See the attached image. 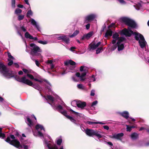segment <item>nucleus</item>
<instances>
[{
  "instance_id": "nucleus-1",
  "label": "nucleus",
  "mask_w": 149,
  "mask_h": 149,
  "mask_svg": "<svg viewBox=\"0 0 149 149\" xmlns=\"http://www.w3.org/2000/svg\"><path fill=\"white\" fill-rule=\"evenodd\" d=\"M121 20L125 24L129 26L128 29H125L121 31V33L126 36H130L132 34H134L136 40L139 41V45L141 48H144L147 43L146 41L143 36L141 34L136 32H134L132 30V28H136V25L133 20L126 17H122L121 18Z\"/></svg>"
},
{
  "instance_id": "nucleus-2",
  "label": "nucleus",
  "mask_w": 149,
  "mask_h": 149,
  "mask_svg": "<svg viewBox=\"0 0 149 149\" xmlns=\"http://www.w3.org/2000/svg\"><path fill=\"white\" fill-rule=\"evenodd\" d=\"M6 141L10 144L19 149H28V146L26 145H21L19 142L17 140L15 139L14 135H11L10 137H8Z\"/></svg>"
},
{
  "instance_id": "nucleus-3",
  "label": "nucleus",
  "mask_w": 149,
  "mask_h": 149,
  "mask_svg": "<svg viewBox=\"0 0 149 149\" xmlns=\"http://www.w3.org/2000/svg\"><path fill=\"white\" fill-rule=\"evenodd\" d=\"M15 79L19 82H22L29 86H32L34 88L39 91L41 90V88L38 85L36 84H33L31 81L26 78L25 76L21 77L19 76H17L15 77Z\"/></svg>"
},
{
  "instance_id": "nucleus-4",
  "label": "nucleus",
  "mask_w": 149,
  "mask_h": 149,
  "mask_svg": "<svg viewBox=\"0 0 149 149\" xmlns=\"http://www.w3.org/2000/svg\"><path fill=\"white\" fill-rule=\"evenodd\" d=\"M30 46L31 50L30 54L31 56V57L33 60H34L33 57L34 56H40V57H41L40 54L39 53L41 52V50L38 46L34 43L30 44Z\"/></svg>"
},
{
  "instance_id": "nucleus-5",
  "label": "nucleus",
  "mask_w": 149,
  "mask_h": 149,
  "mask_svg": "<svg viewBox=\"0 0 149 149\" xmlns=\"http://www.w3.org/2000/svg\"><path fill=\"white\" fill-rule=\"evenodd\" d=\"M0 72L7 78H10L14 76L13 72L7 69L6 66L1 62H0Z\"/></svg>"
},
{
  "instance_id": "nucleus-6",
  "label": "nucleus",
  "mask_w": 149,
  "mask_h": 149,
  "mask_svg": "<svg viewBox=\"0 0 149 149\" xmlns=\"http://www.w3.org/2000/svg\"><path fill=\"white\" fill-rule=\"evenodd\" d=\"M36 128L38 132H33V134L34 136H37L38 135L40 137H43V138L44 137H46V136L50 139L51 138L48 135H45V136H44L42 132H40V131L42 130L44 132L45 131V130L42 125L40 124H37L36 126Z\"/></svg>"
},
{
  "instance_id": "nucleus-7",
  "label": "nucleus",
  "mask_w": 149,
  "mask_h": 149,
  "mask_svg": "<svg viewBox=\"0 0 149 149\" xmlns=\"http://www.w3.org/2000/svg\"><path fill=\"white\" fill-rule=\"evenodd\" d=\"M51 104V105L53 107L54 109H56L61 113L64 116H65L68 118L70 119L72 122L74 123H75L76 121L75 120L73 119L72 117L67 115L66 111L65 110H64L63 109L61 105H59L57 106V107H56L55 106H53L52 104Z\"/></svg>"
},
{
  "instance_id": "nucleus-8",
  "label": "nucleus",
  "mask_w": 149,
  "mask_h": 149,
  "mask_svg": "<svg viewBox=\"0 0 149 149\" xmlns=\"http://www.w3.org/2000/svg\"><path fill=\"white\" fill-rule=\"evenodd\" d=\"M100 132L99 131L97 130L88 129H87L85 130V133L87 135L90 136H95L98 138H100L102 137Z\"/></svg>"
},
{
  "instance_id": "nucleus-9",
  "label": "nucleus",
  "mask_w": 149,
  "mask_h": 149,
  "mask_svg": "<svg viewBox=\"0 0 149 149\" xmlns=\"http://www.w3.org/2000/svg\"><path fill=\"white\" fill-rule=\"evenodd\" d=\"M75 74V76H74L72 77V79L73 81L78 82L80 81H83L85 80L84 77L86 74V72L82 73L81 75L79 72L76 73Z\"/></svg>"
},
{
  "instance_id": "nucleus-10",
  "label": "nucleus",
  "mask_w": 149,
  "mask_h": 149,
  "mask_svg": "<svg viewBox=\"0 0 149 149\" xmlns=\"http://www.w3.org/2000/svg\"><path fill=\"white\" fill-rule=\"evenodd\" d=\"M113 40L112 41L113 44H115L117 40V41H124L125 40V38L122 37H119V35L118 33H114L113 36Z\"/></svg>"
},
{
  "instance_id": "nucleus-11",
  "label": "nucleus",
  "mask_w": 149,
  "mask_h": 149,
  "mask_svg": "<svg viewBox=\"0 0 149 149\" xmlns=\"http://www.w3.org/2000/svg\"><path fill=\"white\" fill-rule=\"evenodd\" d=\"M64 64L66 65H67L70 69L71 70H73L74 68V65H75L76 63L71 60H68L64 62Z\"/></svg>"
},
{
  "instance_id": "nucleus-12",
  "label": "nucleus",
  "mask_w": 149,
  "mask_h": 149,
  "mask_svg": "<svg viewBox=\"0 0 149 149\" xmlns=\"http://www.w3.org/2000/svg\"><path fill=\"white\" fill-rule=\"evenodd\" d=\"M56 38L58 40H62L67 44H68L69 43V38L67 37L65 35H61L60 36L57 37Z\"/></svg>"
},
{
  "instance_id": "nucleus-13",
  "label": "nucleus",
  "mask_w": 149,
  "mask_h": 149,
  "mask_svg": "<svg viewBox=\"0 0 149 149\" xmlns=\"http://www.w3.org/2000/svg\"><path fill=\"white\" fill-rule=\"evenodd\" d=\"M49 91V95L47 96V98L51 102H53L54 101V98L52 96L55 95V93L52 91L50 88H48Z\"/></svg>"
},
{
  "instance_id": "nucleus-14",
  "label": "nucleus",
  "mask_w": 149,
  "mask_h": 149,
  "mask_svg": "<svg viewBox=\"0 0 149 149\" xmlns=\"http://www.w3.org/2000/svg\"><path fill=\"white\" fill-rule=\"evenodd\" d=\"M95 16L94 15H88L85 17L84 22L86 23L90 22L93 20L95 17Z\"/></svg>"
},
{
  "instance_id": "nucleus-15",
  "label": "nucleus",
  "mask_w": 149,
  "mask_h": 149,
  "mask_svg": "<svg viewBox=\"0 0 149 149\" xmlns=\"http://www.w3.org/2000/svg\"><path fill=\"white\" fill-rule=\"evenodd\" d=\"M45 142L46 144V146L45 147V149H58L57 147L56 146H54L53 147H51L50 143H49L51 141H49L48 142L45 140ZM60 149H63V147H62Z\"/></svg>"
},
{
  "instance_id": "nucleus-16",
  "label": "nucleus",
  "mask_w": 149,
  "mask_h": 149,
  "mask_svg": "<svg viewBox=\"0 0 149 149\" xmlns=\"http://www.w3.org/2000/svg\"><path fill=\"white\" fill-rule=\"evenodd\" d=\"M94 34L93 31H91L87 34L84 35L81 38V40H84L86 39L88 40Z\"/></svg>"
},
{
  "instance_id": "nucleus-17",
  "label": "nucleus",
  "mask_w": 149,
  "mask_h": 149,
  "mask_svg": "<svg viewBox=\"0 0 149 149\" xmlns=\"http://www.w3.org/2000/svg\"><path fill=\"white\" fill-rule=\"evenodd\" d=\"M101 44L100 42H99L97 44H91L89 46V48L90 51L94 50L96 49Z\"/></svg>"
},
{
  "instance_id": "nucleus-18",
  "label": "nucleus",
  "mask_w": 149,
  "mask_h": 149,
  "mask_svg": "<svg viewBox=\"0 0 149 149\" xmlns=\"http://www.w3.org/2000/svg\"><path fill=\"white\" fill-rule=\"evenodd\" d=\"M124 41H117V44L118 47V51H120L123 50L124 48V44L123 43Z\"/></svg>"
},
{
  "instance_id": "nucleus-19",
  "label": "nucleus",
  "mask_w": 149,
  "mask_h": 149,
  "mask_svg": "<svg viewBox=\"0 0 149 149\" xmlns=\"http://www.w3.org/2000/svg\"><path fill=\"white\" fill-rule=\"evenodd\" d=\"M8 61H9V62L8 63V65L10 66L11 65L13 64L12 60L14 59V58L11 55L10 53L9 52L8 53Z\"/></svg>"
},
{
  "instance_id": "nucleus-20",
  "label": "nucleus",
  "mask_w": 149,
  "mask_h": 149,
  "mask_svg": "<svg viewBox=\"0 0 149 149\" xmlns=\"http://www.w3.org/2000/svg\"><path fill=\"white\" fill-rule=\"evenodd\" d=\"M77 107L81 109L83 108L86 106V103L84 102H81L79 101L77 102Z\"/></svg>"
},
{
  "instance_id": "nucleus-21",
  "label": "nucleus",
  "mask_w": 149,
  "mask_h": 149,
  "mask_svg": "<svg viewBox=\"0 0 149 149\" xmlns=\"http://www.w3.org/2000/svg\"><path fill=\"white\" fill-rule=\"evenodd\" d=\"M26 122L30 126L33 125L32 119H31L29 116H27L26 117Z\"/></svg>"
},
{
  "instance_id": "nucleus-22",
  "label": "nucleus",
  "mask_w": 149,
  "mask_h": 149,
  "mask_svg": "<svg viewBox=\"0 0 149 149\" xmlns=\"http://www.w3.org/2000/svg\"><path fill=\"white\" fill-rule=\"evenodd\" d=\"M123 133H120L117 134H115L113 135V137L118 140H120L121 137L123 136Z\"/></svg>"
},
{
  "instance_id": "nucleus-23",
  "label": "nucleus",
  "mask_w": 149,
  "mask_h": 149,
  "mask_svg": "<svg viewBox=\"0 0 149 149\" xmlns=\"http://www.w3.org/2000/svg\"><path fill=\"white\" fill-rule=\"evenodd\" d=\"M30 21L31 22V23L34 26L38 31H39V26L37 24L36 22L33 19L31 18V19Z\"/></svg>"
},
{
  "instance_id": "nucleus-24",
  "label": "nucleus",
  "mask_w": 149,
  "mask_h": 149,
  "mask_svg": "<svg viewBox=\"0 0 149 149\" xmlns=\"http://www.w3.org/2000/svg\"><path fill=\"white\" fill-rule=\"evenodd\" d=\"M130 136L132 140H135L138 138V134L134 132L131 134Z\"/></svg>"
},
{
  "instance_id": "nucleus-25",
  "label": "nucleus",
  "mask_w": 149,
  "mask_h": 149,
  "mask_svg": "<svg viewBox=\"0 0 149 149\" xmlns=\"http://www.w3.org/2000/svg\"><path fill=\"white\" fill-rule=\"evenodd\" d=\"M112 31L110 29L107 31L105 35V37L107 38L108 36H111L112 35Z\"/></svg>"
},
{
  "instance_id": "nucleus-26",
  "label": "nucleus",
  "mask_w": 149,
  "mask_h": 149,
  "mask_svg": "<svg viewBox=\"0 0 149 149\" xmlns=\"http://www.w3.org/2000/svg\"><path fill=\"white\" fill-rule=\"evenodd\" d=\"M121 115L126 119H127L129 117L128 112L127 111H125L120 113Z\"/></svg>"
},
{
  "instance_id": "nucleus-27",
  "label": "nucleus",
  "mask_w": 149,
  "mask_h": 149,
  "mask_svg": "<svg viewBox=\"0 0 149 149\" xmlns=\"http://www.w3.org/2000/svg\"><path fill=\"white\" fill-rule=\"evenodd\" d=\"M89 125H91L93 124H104V123H102L101 122H91V121H87L86 122Z\"/></svg>"
},
{
  "instance_id": "nucleus-28",
  "label": "nucleus",
  "mask_w": 149,
  "mask_h": 149,
  "mask_svg": "<svg viewBox=\"0 0 149 149\" xmlns=\"http://www.w3.org/2000/svg\"><path fill=\"white\" fill-rule=\"evenodd\" d=\"M62 141L61 136H60L56 139V143L58 145H60L62 142Z\"/></svg>"
},
{
  "instance_id": "nucleus-29",
  "label": "nucleus",
  "mask_w": 149,
  "mask_h": 149,
  "mask_svg": "<svg viewBox=\"0 0 149 149\" xmlns=\"http://www.w3.org/2000/svg\"><path fill=\"white\" fill-rule=\"evenodd\" d=\"M25 38H29L31 39H32L33 36H31L28 32H26L25 34Z\"/></svg>"
},
{
  "instance_id": "nucleus-30",
  "label": "nucleus",
  "mask_w": 149,
  "mask_h": 149,
  "mask_svg": "<svg viewBox=\"0 0 149 149\" xmlns=\"http://www.w3.org/2000/svg\"><path fill=\"white\" fill-rule=\"evenodd\" d=\"M79 33V31L76 30L74 32L72 35L69 36V37L70 38H73L74 37L77 36Z\"/></svg>"
},
{
  "instance_id": "nucleus-31",
  "label": "nucleus",
  "mask_w": 149,
  "mask_h": 149,
  "mask_svg": "<svg viewBox=\"0 0 149 149\" xmlns=\"http://www.w3.org/2000/svg\"><path fill=\"white\" fill-rule=\"evenodd\" d=\"M34 79V80H35L36 81H38L40 82H42L43 81V80H42V79H37V78H34V79ZM43 81L46 82L49 85H50V84H49V83L46 80H43Z\"/></svg>"
},
{
  "instance_id": "nucleus-32",
  "label": "nucleus",
  "mask_w": 149,
  "mask_h": 149,
  "mask_svg": "<svg viewBox=\"0 0 149 149\" xmlns=\"http://www.w3.org/2000/svg\"><path fill=\"white\" fill-rule=\"evenodd\" d=\"M1 130L2 128H0V137L3 139L5 137V134H4L2 133Z\"/></svg>"
},
{
  "instance_id": "nucleus-33",
  "label": "nucleus",
  "mask_w": 149,
  "mask_h": 149,
  "mask_svg": "<svg viewBox=\"0 0 149 149\" xmlns=\"http://www.w3.org/2000/svg\"><path fill=\"white\" fill-rule=\"evenodd\" d=\"M38 42L40 44H43V45H45L47 44L48 43V42L46 41H42V40H39L38 41Z\"/></svg>"
},
{
  "instance_id": "nucleus-34",
  "label": "nucleus",
  "mask_w": 149,
  "mask_h": 149,
  "mask_svg": "<svg viewBox=\"0 0 149 149\" xmlns=\"http://www.w3.org/2000/svg\"><path fill=\"white\" fill-rule=\"evenodd\" d=\"M33 14V13L31 10H29L27 13V17H29L30 15H32Z\"/></svg>"
},
{
  "instance_id": "nucleus-35",
  "label": "nucleus",
  "mask_w": 149,
  "mask_h": 149,
  "mask_svg": "<svg viewBox=\"0 0 149 149\" xmlns=\"http://www.w3.org/2000/svg\"><path fill=\"white\" fill-rule=\"evenodd\" d=\"M22 12V10L20 9L19 8L15 10V13L17 14H18Z\"/></svg>"
},
{
  "instance_id": "nucleus-36",
  "label": "nucleus",
  "mask_w": 149,
  "mask_h": 149,
  "mask_svg": "<svg viewBox=\"0 0 149 149\" xmlns=\"http://www.w3.org/2000/svg\"><path fill=\"white\" fill-rule=\"evenodd\" d=\"M77 101L75 100L71 102V104L72 106L74 107H75L76 105H77Z\"/></svg>"
},
{
  "instance_id": "nucleus-37",
  "label": "nucleus",
  "mask_w": 149,
  "mask_h": 149,
  "mask_svg": "<svg viewBox=\"0 0 149 149\" xmlns=\"http://www.w3.org/2000/svg\"><path fill=\"white\" fill-rule=\"evenodd\" d=\"M22 70L25 73L27 74H29L30 72V71L29 70L24 68Z\"/></svg>"
},
{
  "instance_id": "nucleus-38",
  "label": "nucleus",
  "mask_w": 149,
  "mask_h": 149,
  "mask_svg": "<svg viewBox=\"0 0 149 149\" xmlns=\"http://www.w3.org/2000/svg\"><path fill=\"white\" fill-rule=\"evenodd\" d=\"M102 50V47H101L99 48H98L96 50V53L97 54H98L100 53L101 50Z\"/></svg>"
},
{
  "instance_id": "nucleus-39",
  "label": "nucleus",
  "mask_w": 149,
  "mask_h": 149,
  "mask_svg": "<svg viewBox=\"0 0 149 149\" xmlns=\"http://www.w3.org/2000/svg\"><path fill=\"white\" fill-rule=\"evenodd\" d=\"M90 80L89 82L94 81H95V79L94 77V75H92L91 77H90Z\"/></svg>"
},
{
  "instance_id": "nucleus-40",
  "label": "nucleus",
  "mask_w": 149,
  "mask_h": 149,
  "mask_svg": "<svg viewBox=\"0 0 149 149\" xmlns=\"http://www.w3.org/2000/svg\"><path fill=\"white\" fill-rule=\"evenodd\" d=\"M120 4H125L126 3V2L124 0H117Z\"/></svg>"
},
{
  "instance_id": "nucleus-41",
  "label": "nucleus",
  "mask_w": 149,
  "mask_h": 149,
  "mask_svg": "<svg viewBox=\"0 0 149 149\" xmlns=\"http://www.w3.org/2000/svg\"><path fill=\"white\" fill-rule=\"evenodd\" d=\"M78 88L80 89H83L84 88V86L82 84H79L77 86Z\"/></svg>"
},
{
  "instance_id": "nucleus-42",
  "label": "nucleus",
  "mask_w": 149,
  "mask_h": 149,
  "mask_svg": "<svg viewBox=\"0 0 149 149\" xmlns=\"http://www.w3.org/2000/svg\"><path fill=\"white\" fill-rule=\"evenodd\" d=\"M127 127V131L128 132H130L132 130V128L130 126L128 125H126Z\"/></svg>"
},
{
  "instance_id": "nucleus-43",
  "label": "nucleus",
  "mask_w": 149,
  "mask_h": 149,
  "mask_svg": "<svg viewBox=\"0 0 149 149\" xmlns=\"http://www.w3.org/2000/svg\"><path fill=\"white\" fill-rule=\"evenodd\" d=\"M24 17V15H19L18 17V19L19 20H21Z\"/></svg>"
},
{
  "instance_id": "nucleus-44",
  "label": "nucleus",
  "mask_w": 149,
  "mask_h": 149,
  "mask_svg": "<svg viewBox=\"0 0 149 149\" xmlns=\"http://www.w3.org/2000/svg\"><path fill=\"white\" fill-rule=\"evenodd\" d=\"M84 67H83V66H81L80 67V70L82 72V71H84V72H83L82 73H84V72H86V73H87V72H86V71H85L84 70Z\"/></svg>"
},
{
  "instance_id": "nucleus-45",
  "label": "nucleus",
  "mask_w": 149,
  "mask_h": 149,
  "mask_svg": "<svg viewBox=\"0 0 149 149\" xmlns=\"http://www.w3.org/2000/svg\"><path fill=\"white\" fill-rule=\"evenodd\" d=\"M27 76H28L29 78L31 79H34V77L33 76L30 74H27L26 75Z\"/></svg>"
},
{
  "instance_id": "nucleus-46",
  "label": "nucleus",
  "mask_w": 149,
  "mask_h": 149,
  "mask_svg": "<svg viewBox=\"0 0 149 149\" xmlns=\"http://www.w3.org/2000/svg\"><path fill=\"white\" fill-rule=\"evenodd\" d=\"M15 0H12V5L13 8H15Z\"/></svg>"
},
{
  "instance_id": "nucleus-47",
  "label": "nucleus",
  "mask_w": 149,
  "mask_h": 149,
  "mask_svg": "<svg viewBox=\"0 0 149 149\" xmlns=\"http://www.w3.org/2000/svg\"><path fill=\"white\" fill-rule=\"evenodd\" d=\"M95 91L93 90H91V93L90 95L91 96H94L95 95Z\"/></svg>"
},
{
  "instance_id": "nucleus-48",
  "label": "nucleus",
  "mask_w": 149,
  "mask_h": 149,
  "mask_svg": "<svg viewBox=\"0 0 149 149\" xmlns=\"http://www.w3.org/2000/svg\"><path fill=\"white\" fill-rule=\"evenodd\" d=\"M97 103V100L93 102L91 105V106H94Z\"/></svg>"
},
{
  "instance_id": "nucleus-49",
  "label": "nucleus",
  "mask_w": 149,
  "mask_h": 149,
  "mask_svg": "<svg viewBox=\"0 0 149 149\" xmlns=\"http://www.w3.org/2000/svg\"><path fill=\"white\" fill-rule=\"evenodd\" d=\"M116 48V45H113V46L111 47V49L112 51H113Z\"/></svg>"
},
{
  "instance_id": "nucleus-50",
  "label": "nucleus",
  "mask_w": 149,
  "mask_h": 149,
  "mask_svg": "<svg viewBox=\"0 0 149 149\" xmlns=\"http://www.w3.org/2000/svg\"><path fill=\"white\" fill-rule=\"evenodd\" d=\"M70 111H71L72 113H73L74 114H76V115H78L79 114V113L78 112H76L75 111H74L73 110H72V109H70Z\"/></svg>"
},
{
  "instance_id": "nucleus-51",
  "label": "nucleus",
  "mask_w": 149,
  "mask_h": 149,
  "mask_svg": "<svg viewBox=\"0 0 149 149\" xmlns=\"http://www.w3.org/2000/svg\"><path fill=\"white\" fill-rule=\"evenodd\" d=\"M86 28L87 29H89L90 27V24H88L86 25Z\"/></svg>"
},
{
  "instance_id": "nucleus-52",
  "label": "nucleus",
  "mask_w": 149,
  "mask_h": 149,
  "mask_svg": "<svg viewBox=\"0 0 149 149\" xmlns=\"http://www.w3.org/2000/svg\"><path fill=\"white\" fill-rule=\"evenodd\" d=\"M103 128L107 130H108L109 129V127L107 125H104L103 126Z\"/></svg>"
},
{
  "instance_id": "nucleus-53",
  "label": "nucleus",
  "mask_w": 149,
  "mask_h": 149,
  "mask_svg": "<svg viewBox=\"0 0 149 149\" xmlns=\"http://www.w3.org/2000/svg\"><path fill=\"white\" fill-rule=\"evenodd\" d=\"M21 29L24 32H25L26 31V29H25V28L24 26H22L21 27Z\"/></svg>"
},
{
  "instance_id": "nucleus-54",
  "label": "nucleus",
  "mask_w": 149,
  "mask_h": 149,
  "mask_svg": "<svg viewBox=\"0 0 149 149\" xmlns=\"http://www.w3.org/2000/svg\"><path fill=\"white\" fill-rule=\"evenodd\" d=\"M35 63L36 65L38 67L39 66V63L37 60H35Z\"/></svg>"
},
{
  "instance_id": "nucleus-55",
  "label": "nucleus",
  "mask_w": 149,
  "mask_h": 149,
  "mask_svg": "<svg viewBox=\"0 0 149 149\" xmlns=\"http://www.w3.org/2000/svg\"><path fill=\"white\" fill-rule=\"evenodd\" d=\"M16 67L18 68L19 67V65L17 63H14L13 65Z\"/></svg>"
},
{
  "instance_id": "nucleus-56",
  "label": "nucleus",
  "mask_w": 149,
  "mask_h": 149,
  "mask_svg": "<svg viewBox=\"0 0 149 149\" xmlns=\"http://www.w3.org/2000/svg\"><path fill=\"white\" fill-rule=\"evenodd\" d=\"M76 49L75 47H71L70 49V51H74L73 50L74 49Z\"/></svg>"
},
{
  "instance_id": "nucleus-57",
  "label": "nucleus",
  "mask_w": 149,
  "mask_h": 149,
  "mask_svg": "<svg viewBox=\"0 0 149 149\" xmlns=\"http://www.w3.org/2000/svg\"><path fill=\"white\" fill-rule=\"evenodd\" d=\"M31 40H37L38 39L37 37H33V36L32 39H31Z\"/></svg>"
},
{
  "instance_id": "nucleus-58",
  "label": "nucleus",
  "mask_w": 149,
  "mask_h": 149,
  "mask_svg": "<svg viewBox=\"0 0 149 149\" xmlns=\"http://www.w3.org/2000/svg\"><path fill=\"white\" fill-rule=\"evenodd\" d=\"M49 66L50 67L51 69L53 68L54 67V65L53 64H50Z\"/></svg>"
},
{
  "instance_id": "nucleus-59",
  "label": "nucleus",
  "mask_w": 149,
  "mask_h": 149,
  "mask_svg": "<svg viewBox=\"0 0 149 149\" xmlns=\"http://www.w3.org/2000/svg\"><path fill=\"white\" fill-rule=\"evenodd\" d=\"M107 143L110 146H112L113 145L112 143L110 142H108Z\"/></svg>"
},
{
  "instance_id": "nucleus-60",
  "label": "nucleus",
  "mask_w": 149,
  "mask_h": 149,
  "mask_svg": "<svg viewBox=\"0 0 149 149\" xmlns=\"http://www.w3.org/2000/svg\"><path fill=\"white\" fill-rule=\"evenodd\" d=\"M18 7L19 8H22L23 7V6L20 4H19L18 5Z\"/></svg>"
},
{
  "instance_id": "nucleus-61",
  "label": "nucleus",
  "mask_w": 149,
  "mask_h": 149,
  "mask_svg": "<svg viewBox=\"0 0 149 149\" xmlns=\"http://www.w3.org/2000/svg\"><path fill=\"white\" fill-rule=\"evenodd\" d=\"M24 1L28 5H30L29 3L28 0H25Z\"/></svg>"
},
{
  "instance_id": "nucleus-62",
  "label": "nucleus",
  "mask_w": 149,
  "mask_h": 149,
  "mask_svg": "<svg viewBox=\"0 0 149 149\" xmlns=\"http://www.w3.org/2000/svg\"><path fill=\"white\" fill-rule=\"evenodd\" d=\"M23 73V72L22 71H20L18 72V74L19 75H22Z\"/></svg>"
},
{
  "instance_id": "nucleus-63",
  "label": "nucleus",
  "mask_w": 149,
  "mask_h": 149,
  "mask_svg": "<svg viewBox=\"0 0 149 149\" xmlns=\"http://www.w3.org/2000/svg\"><path fill=\"white\" fill-rule=\"evenodd\" d=\"M114 24H111L109 26V28H110L111 27H112L114 26Z\"/></svg>"
},
{
  "instance_id": "nucleus-64",
  "label": "nucleus",
  "mask_w": 149,
  "mask_h": 149,
  "mask_svg": "<svg viewBox=\"0 0 149 149\" xmlns=\"http://www.w3.org/2000/svg\"><path fill=\"white\" fill-rule=\"evenodd\" d=\"M48 63H49V64H52V60H50V61H48Z\"/></svg>"
}]
</instances>
